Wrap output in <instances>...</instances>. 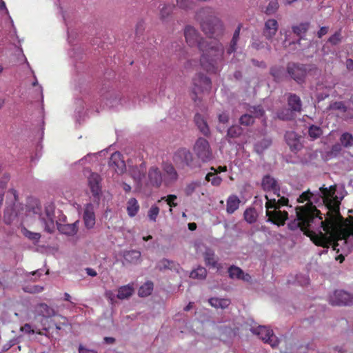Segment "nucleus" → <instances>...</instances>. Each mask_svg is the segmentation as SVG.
Returning a JSON list of instances; mask_svg holds the SVG:
<instances>
[{"label":"nucleus","mask_w":353,"mask_h":353,"mask_svg":"<svg viewBox=\"0 0 353 353\" xmlns=\"http://www.w3.org/2000/svg\"><path fill=\"white\" fill-rule=\"evenodd\" d=\"M336 185L326 188H319L318 192L313 193L310 190L304 191L297 199V202L307 201L304 205L296 208V219L288 223L290 230L299 228L301 231L309 236L317 246L332 248L339 252V239L344 243L353 239V218L349 216V225L341 233L342 237L338 239L336 232L338 231L339 223L343 219L340 212V201L336 195Z\"/></svg>","instance_id":"1"},{"label":"nucleus","mask_w":353,"mask_h":353,"mask_svg":"<svg viewBox=\"0 0 353 353\" xmlns=\"http://www.w3.org/2000/svg\"><path fill=\"white\" fill-rule=\"evenodd\" d=\"M183 34L188 46H196L201 52L200 64L208 72L217 73L220 71L224 59V50L222 43L216 39H204L195 27L187 25Z\"/></svg>","instance_id":"2"},{"label":"nucleus","mask_w":353,"mask_h":353,"mask_svg":"<svg viewBox=\"0 0 353 353\" xmlns=\"http://www.w3.org/2000/svg\"><path fill=\"white\" fill-rule=\"evenodd\" d=\"M195 18L200 23V26L207 36H213L216 32H222L223 23L215 14L212 7H202L197 10Z\"/></svg>","instance_id":"3"},{"label":"nucleus","mask_w":353,"mask_h":353,"mask_svg":"<svg viewBox=\"0 0 353 353\" xmlns=\"http://www.w3.org/2000/svg\"><path fill=\"white\" fill-rule=\"evenodd\" d=\"M276 200L275 198H270L268 194L265 195L266 202V216L268 221L276 225H285V221L288 219L287 211H281V206H285L289 203L288 198L285 196H279Z\"/></svg>","instance_id":"4"},{"label":"nucleus","mask_w":353,"mask_h":353,"mask_svg":"<svg viewBox=\"0 0 353 353\" xmlns=\"http://www.w3.org/2000/svg\"><path fill=\"white\" fill-rule=\"evenodd\" d=\"M192 99L194 102L201 101L203 93H210L212 89V80L205 74L198 72L192 79Z\"/></svg>","instance_id":"5"},{"label":"nucleus","mask_w":353,"mask_h":353,"mask_svg":"<svg viewBox=\"0 0 353 353\" xmlns=\"http://www.w3.org/2000/svg\"><path fill=\"white\" fill-rule=\"evenodd\" d=\"M172 160L174 163L180 168H190V169H196L201 166L200 162H198L188 148H179L173 154Z\"/></svg>","instance_id":"6"},{"label":"nucleus","mask_w":353,"mask_h":353,"mask_svg":"<svg viewBox=\"0 0 353 353\" xmlns=\"http://www.w3.org/2000/svg\"><path fill=\"white\" fill-rule=\"evenodd\" d=\"M193 150L197 158V161L210 162L213 159V150L208 139L199 137L194 143Z\"/></svg>","instance_id":"7"},{"label":"nucleus","mask_w":353,"mask_h":353,"mask_svg":"<svg viewBox=\"0 0 353 353\" xmlns=\"http://www.w3.org/2000/svg\"><path fill=\"white\" fill-rule=\"evenodd\" d=\"M40 210L37 208L34 210V214H39V219L44 227V230L50 234L54 232L55 230V206L53 203H50L45 207L43 212H39Z\"/></svg>","instance_id":"8"},{"label":"nucleus","mask_w":353,"mask_h":353,"mask_svg":"<svg viewBox=\"0 0 353 353\" xmlns=\"http://www.w3.org/2000/svg\"><path fill=\"white\" fill-rule=\"evenodd\" d=\"M251 330L254 334H256L259 337L268 343L272 347H276L279 343L278 337L274 335L271 328L267 327V326H258L257 327L251 328Z\"/></svg>","instance_id":"9"},{"label":"nucleus","mask_w":353,"mask_h":353,"mask_svg":"<svg viewBox=\"0 0 353 353\" xmlns=\"http://www.w3.org/2000/svg\"><path fill=\"white\" fill-rule=\"evenodd\" d=\"M248 114H244L239 118V124L241 125H252L255 122L256 118H261L265 112L261 106H252L248 109Z\"/></svg>","instance_id":"10"},{"label":"nucleus","mask_w":353,"mask_h":353,"mask_svg":"<svg viewBox=\"0 0 353 353\" xmlns=\"http://www.w3.org/2000/svg\"><path fill=\"white\" fill-rule=\"evenodd\" d=\"M287 72L297 83L304 82L307 75V69L303 63H288Z\"/></svg>","instance_id":"11"},{"label":"nucleus","mask_w":353,"mask_h":353,"mask_svg":"<svg viewBox=\"0 0 353 353\" xmlns=\"http://www.w3.org/2000/svg\"><path fill=\"white\" fill-rule=\"evenodd\" d=\"M66 319L59 316L55 315L50 318L43 319L41 324L46 332H52L55 330L57 332L63 329V326L66 325Z\"/></svg>","instance_id":"12"},{"label":"nucleus","mask_w":353,"mask_h":353,"mask_svg":"<svg viewBox=\"0 0 353 353\" xmlns=\"http://www.w3.org/2000/svg\"><path fill=\"white\" fill-rule=\"evenodd\" d=\"M102 178L100 174H90V190L93 196L94 202L96 204H99L102 194Z\"/></svg>","instance_id":"13"},{"label":"nucleus","mask_w":353,"mask_h":353,"mask_svg":"<svg viewBox=\"0 0 353 353\" xmlns=\"http://www.w3.org/2000/svg\"><path fill=\"white\" fill-rule=\"evenodd\" d=\"M163 174V183L164 185L169 186L173 183L176 182L179 178V174L170 162H164L162 164Z\"/></svg>","instance_id":"14"},{"label":"nucleus","mask_w":353,"mask_h":353,"mask_svg":"<svg viewBox=\"0 0 353 353\" xmlns=\"http://www.w3.org/2000/svg\"><path fill=\"white\" fill-rule=\"evenodd\" d=\"M330 303L332 305H338V306L351 305L353 304V296L343 290H336L330 296Z\"/></svg>","instance_id":"15"},{"label":"nucleus","mask_w":353,"mask_h":353,"mask_svg":"<svg viewBox=\"0 0 353 353\" xmlns=\"http://www.w3.org/2000/svg\"><path fill=\"white\" fill-rule=\"evenodd\" d=\"M241 28H242V23H239L235 31L234 32L233 37L231 39L229 46L227 47L225 52L224 50V47L222 44V46L223 47V62H222L221 68L224 63L225 59L227 58L228 56H230V54H232V53L235 52V51L236 50L237 43L240 39V31H241ZM221 68H220V70H221Z\"/></svg>","instance_id":"16"},{"label":"nucleus","mask_w":353,"mask_h":353,"mask_svg":"<svg viewBox=\"0 0 353 353\" xmlns=\"http://www.w3.org/2000/svg\"><path fill=\"white\" fill-rule=\"evenodd\" d=\"M109 165L117 173H123L126 170V164L122 157V154L119 151H116L111 154Z\"/></svg>","instance_id":"17"},{"label":"nucleus","mask_w":353,"mask_h":353,"mask_svg":"<svg viewBox=\"0 0 353 353\" xmlns=\"http://www.w3.org/2000/svg\"><path fill=\"white\" fill-rule=\"evenodd\" d=\"M301 136L294 131H287L285 139L292 151L297 152L301 150L303 145L301 141Z\"/></svg>","instance_id":"18"},{"label":"nucleus","mask_w":353,"mask_h":353,"mask_svg":"<svg viewBox=\"0 0 353 353\" xmlns=\"http://www.w3.org/2000/svg\"><path fill=\"white\" fill-rule=\"evenodd\" d=\"M279 28V23L274 18H270L265 21L263 34L268 40H272L276 34Z\"/></svg>","instance_id":"19"},{"label":"nucleus","mask_w":353,"mask_h":353,"mask_svg":"<svg viewBox=\"0 0 353 353\" xmlns=\"http://www.w3.org/2000/svg\"><path fill=\"white\" fill-rule=\"evenodd\" d=\"M262 187L265 191H272L276 196H280V188L273 176L267 174L262 179Z\"/></svg>","instance_id":"20"},{"label":"nucleus","mask_w":353,"mask_h":353,"mask_svg":"<svg viewBox=\"0 0 353 353\" xmlns=\"http://www.w3.org/2000/svg\"><path fill=\"white\" fill-rule=\"evenodd\" d=\"M148 174L150 183L152 185L156 188H159V186L162 185L163 173L159 167H157V165L151 167L148 170Z\"/></svg>","instance_id":"21"},{"label":"nucleus","mask_w":353,"mask_h":353,"mask_svg":"<svg viewBox=\"0 0 353 353\" xmlns=\"http://www.w3.org/2000/svg\"><path fill=\"white\" fill-rule=\"evenodd\" d=\"M147 172L145 162H141L139 165H132L130 168V173L132 179L137 183H141Z\"/></svg>","instance_id":"22"},{"label":"nucleus","mask_w":353,"mask_h":353,"mask_svg":"<svg viewBox=\"0 0 353 353\" xmlns=\"http://www.w3.org/2000/svg\"><path fill=\"white\" fill-rule=\"evenodd\" d=\"M194 122L198 129L205 137H210L211 134L208 121L201 114H196L194 116Z\"/></svg>","instance_id":"23"},{"label":"nucleus","mask_w":353,"mask_h":353,"mask_svg":"<svg viewBox=\"0 0 353 353\" xmlns=\"http://www.w3.org/2000/svg\"><path fill=\"white\" fill-rule=\"evenodd\" d=\"M79 221H77L73 223L61 224L57 223L58 230L65 235L73 236L78 231Z\"/></svg>","instance_id":"24"},{"label":"nucleus","mask_w":353,"mask_h":353,"mask_svg":"<svg viewBox=\"0 0 353 353\" xmlns=\"http://www.w3.org/2000/svg\"><path fill=\"white\" fill-rule=\"evenodd\" d=\"M35 312L38 315L42 316L43 319L55 316L54 310L46 303H39L35 307Z\"/></svg>","instance_id":"25"},{"label":"nucleus","mask_w":353,"mask_h":353,"mask_svg":"<svg viewBox=\"0 0 353 353\" xmlns=\"http://www.w3.org/2000/svg\"><path fill=\"white\" fill-rule=\"evenodd\" d=\"M288 104L293 111L300 112L302 110V101L296 94H290L288 97Z\"/></svg>","instance_id":"26"},{"label":"nucleus","mask_w":353,"mask_h":353,"mask_svg":"<svg viewBox=\"0 0 353 353\" xmlns=\"http://www.w3.org/2000/svg\"><path fill=\"white\" fill-rule=\"evenodd\" d=\"M204 261L205 265L207 266H211V267H217L218 263V259L216 256V254L214 251L212 249H205L203 254Z\"/></svg>","instance_id":"27"},{"label":"nucleus","mask_w":353,"mask_h":353,"mask_svg":"<svg viewBox=\"0 0 353 353\" xmlns=\"http://www.w3.org/2000/svg\"><path fill=\"white\" fill-rule=\"evenodd\" d=\"M240 199L236 194H232L227 199L226 211L229 214H232L238 210L240 205Z\"/></svg>","instance_id":"28"},{"label":"nucleus","mask_w":353,"mask_h":353,"mask_svg":"<svg viewBox=\"0 0 353 353\" xmlns=\"http://www.w3.org/2000/svg\"><path fill=\"white\" fill-rule=\"evenodd\" d=\"M140 210V205L136 198H130L127 203V213L129 216H136Z\"/></svg>","instance_id":"29"},{"label":"nucleus","mask_w":353,"mask_h":353,"mask_svg":"<svg viewBox=\"0 0 353 353\" xmlns=\"http://www.w3.org/2000/svg\"><path fill=\"white\" fill-rule=\"evenodd\" d=\"M134 291L133 284H127L126 285L120 286L118 289L117 297L119 299H129Z\"/></svg>","instance_id":"30"},{"label":"nucleus","mask_w":353,"mask_h":353,"mask_svg":"<svg viewBox=\"0 0 353 353\" xmlns=\"http://www.w3.org/2000/svg\"><path fill=\"white\" fill-rule=\"evenodd\" d=\"M14 205L15 204L13 203L11 205L7 206L4 211L3 221L7 225H10L11 223H12L14 219L17 216V213L14 209Z\"/></svg>","instance_id":"31"},{"label":"nucleus","mask_w":353,"mask_h":353,"mask_svg":"<svg viewBox=\"0 0 353 353\" xmlns=\"http://www.w3.org/2000/svg\"><path fill=\"white\" fill-rule=\"evenodd\" d=\"M173 5L171 4H163L162 7H160L159 17L162 21L168 20L173 12Z\"/></svg>","instance_id":"32"},{"label":"nucleus","mask_w":353,"mask_h":353,"mask_svg":"<svg viewBox=\"0 0 353 353\" xmlns=\"http://www.w3.org/2000/svg\"><path fill=\"white\" fill-rule=\"evenodd\" d=\"M242 133H243V130L241 125H232L228 129L226 137L228 139H234V137H241Z\"/></svg>","instance_id":"33"},{"label":"nucleus","mask_w":353,"mask_h":353,"mask_svg":"<svg viewBox=\"0 0 353 353\" xmlns=\"http://www.w3.org/2000/svg\"><path fill=\"white\" fill-rule=\"evenodd\" d=\"M141 257V253L140 251L137 250H130L127 251L123 255L125 261H129L130 263H138Z\"/></svg>","instance_id":"34"},{"label":"nucleus","mask_w":353,"mask_h":353,"mask_svg":"<svg viewBox=\"0 0 353 353\" xmlns=\"http://www.w3.org/2000/svg\"><path fill=\"white\" fill-rule=\"evenodd\" d=\"M178 7L185 10L193 9L198 1H209V0H176Z\"/></svg>","instance_id":"35"},{"label":"nucleus","mask_w":353,"mask_h":353,"mask_svg":"<svg viewBox=\"0 0 353 353\" xmlns=\"http://www.w3.org/2000/svg\"><path fill=\"white\" fill-rule=\"evenodd\" d=\"M154 290V283H152V281H148L141 286H140L139 289V295L141 297H145V296L150 295Z\"/></svg>","instance_id":"36"},{"label":"nucleus","mask_w":353,"mask_h":353,"mask_svg":"<svg viewBox=\"0 0 353 353\" xmlns=\"http://www.w3.org/2000/svg\"><path fill=\"white\" fill-rule=\"evenodd\" d=\"M208 275V271L203 266H198L196 269L192 270L190 273V276L192 279H203Z\"/></svg>","instance_id":"37"},{"label":"nucleus","mask_w":353,"mask_h":353,"mask_svg":"<svg viewBox=\"0 0 353 353\" xmlns=\"http://www.w3.org/2000/svg\"><path fill=\"white\" fill-rule=\"evenodd\" d=\"M272 140L271 139H266L265 138L264 139L261 140L260 141L256 142L254 145V150L256 152V153H259V154H261V153H263V152L266 150V148H269L270 145L272 144Z\"/></svg>","instance_id":"38"},{"label":"nucleus","mask_w":353,"mask_h":353,"mask_svg":"<svg viewBox=\"0 0 353 353\" xmlns=\"http://www.w3.org/2000/svg\"><path fill=\"white\" fill-rule=\"evenodd\" d=\"M341 144L344 146V148H350V146L353 145V136L350 132H343L340 138Z\"/></svg>","instance_id":"39"},{"label":"nucleus","mask_w":353,"mask_h":353,"mask_svg":"<svg viewBox=\"0 0 353 353\" xmlns=\"http://www.w3.org/2000/svg\"><path fill=\"white\" fill-rule=\"evenodd\" d=\"M323 133V130L319 125H311L308 128V135L312 140L319 139Z\"/></svg>","instance_id":"40"},{"label":"nucleus","mask_w":353,"mask_h":353,"mask_svg":"<svg viewBox=\"0 0 353 353\" xmlns=\"http://www.w3.org/2000/svg\"><path fill=\"white\" fill-rule=\"evenodd\" d=\"M205 180L210 182L212 185L219 186L222 183V178L218 176L216 171L208 172L205 176Z\"/></svg>","instance_id":"41"},{"label":"nucleus","mask_w":353,"mask_h":353,"mask_svg":"<svg viewBox=\"0 0 353 353\" xmlns=\"http://www.w3.org/2000/svg\"><path fill=\"white\" fill-rule=\"evenodd\" d=\"M310 26V23L305 21V23H301L295 26L292 27V31L297 36L301 37L302 34H305L307 32L308 28Z\"/></svg>","instance_id":"42"},{"label":"nucleus","mask_w":353,"mask_h":353,"mask_svg":"<svg viewBox=\"0 0 353 353\" xmlns=\"http://www.w3.org/2000/svg\"><path fill=\"white\" fill-rule=\"evenodd\" d=\"M270 74L275 81H281L285 76L284 69L281 66L272 67L270 68Z\"/></svg>","instance_id":"43"},{"label":"nucleus","mask_w":353,"mask_h":353,"mask_svg":"<svg viewBox=\"0 0 353 353\" xmlns=\"http://www.w3.org/2000/svg\"><path fill=\"white\" fill-rule=\"evenodd\" d=\"M244 218L246 222L254 223L257 219V212L254 208H248L244 211Z\"/></svg>","instance_id":"44"},{"label":"nucleus","mask_w":353,"mask_h":353,"mask_svg":"<svg viewBox=\"0 0 353 353\" xmlns=\"http://www.w3.org/2000/svg\"><path fill=\"white\" fill-rule=\"evenodd\" d=\"M10 180V175L8 174H4L0 181V207L2 205L3 201V196L5 193V189L6 185Z\"/></svg>","instance_id":"45"},{"label":"nucleus","mask_w":353,"mask_h":353,"mask_svg":"<svg viewBox=\"0 0 353 353\" xmlns=\"http://www.w3.org/2000/svg\"><path fill=\"white\" fill-rule=\"evenodd\" d=\"M228 274L231 279H241L243 270L239 266L231 265L228 269Z\"/></svg>","instance_id":"46"},{"label":"nucleus","mask_w":353,"mask_h":353,"mask_svg":"<svg viewBox=\"0 0 353 353\" xmlns=\"http://www.w3.org/2000/svg\"><path fill=\"white\" fill-rule=\"evenodd\" d=\"M176 265L174 261L168 260V259H162L158 263L159 269L161 270H166V268L172 270V268H175Z\"/></svg>","instance_id":"47"},{"label":"nucleus","mask_w":353,"mask_h":353,"mask_svg":"<svg viewBox=\"0 0 353 353\" xmlns=\"http://www.w3.org/2000/svg\"><path fill=\"white\" fill-rule=\"evenodd\" d=\"M330 109L338 110L339 111H341L343 113L347 112L346 114L348 113V107L346 106L345 101H342V100L340 101H334V103H330Z\"/></svg>","instance_id":"48"},{"label":"nucleus","mask_w":353,"mask_h":353,"mask_svg":"<svg viewBox=\"0 0 353 353\" xmlns=\"http://www.w3.org/2000/svg\"><path fill=\"white\" fill-rule=\"evenodd\" d=\"M21 232H22L23 234L26 237H27L30 240L33 241L35 243L38 242L39 241L40 238H41V234L39 233H38V232H32L31 231H29L26 228H23L21 230Z\"/></svg>","instance_id":"49"},{"label":"nucleus","mask_w":353,"mask_h":353,"mask_svg":"<svg viewBox=\"0 0 353 353\" xmlns=\"http://www.w3.org/2000/svg\"><path fill=\"white\" fill-rule=\"evenodd\" d=\"M279 8V3L277 0H272L269 1L265 10V12L267 14H273V13L276 12Z\"/></svg>","instance_id":"50"},{"label":"nucleus","mask_w":353,"mask_h":353,"mask_svg":"<svg viewBox=\"0 0 353 353\" xmlns=\"http://www.w3.org/2000/svg\"><path fill=\"white\" fill-rule=\"evenodd\" d=\"M159 212H160L159 207H157V205H156V204H153V205H152L151 208H150V209L148 212V216L150 221H152L153 222H156Z\"/></svg>","instance_id":"51"},{"label":"nucleus","mask_w":353,"mask_h":353,"mask_svg":"<svg viewBox=\"0 0 353 353\" xmlns=\"http://www.w3.org/2000/svg\"><path fill=\"white\" fill-rule=\"evenodd\" d=\"M343 39L341 30H336L332 36L328 38V42L332 45L336 46L340 43Z\"/></svg>","instance_id":"52"},{"label":"nucleus","mask_w":353,"mask_h":353,"mask_svg":"<svg viewBox=\"0 0 353 353\" xmlns=\"http://www.w3.org/2000/svg\"><path fill=\"white\" fill-rule=\"evenodd\" d=\"M201 185V182L198 181H192L190 182V183H188L186 186L184 188V192L188 196L189 195H192L194 192L196 191V189L198 188V186Z\"/></svg>","instance_id":"53"},{"label":"nucleus","mask_w":353,"mask_h":353,"mask_svg":"<svg viewBox=\"0 0 353 353\" xmlns=\"http://www.w3.org/2000/svg\"><path fill=\"white\" fill-rule=\"evenodd\" d=\"M251 46L254 49H256V50H259V49H263V48L265 47H267L268 50H271V46H270L268 43H264V41H259V39H256L252 41Z\"/></svg>","instance_id":"54"},{"label":"nucleus","mask_w":353,"mask_h":353,"mask_svg":"<svg viewBox=\"0 0 353 353\" xmlns=\"http://www.w3.org/2000/svg\"><path fill=\"white\" fill-rule=\"evenodd\" d=\"M177 199V196L175 194H168L167 196H163L162 199H165L167 204L170 207V210H172V208H175L178 203L174 202V200Z\"/></svg>","instance_id":"55"},{"label":"nucleus","mask_w":353,"mask_h":353,"mask_svg":"<svg viewBox=\"0 0 353 353\" xmlns=\"http://www.w3.org/2000/svg\"><path fill=\"white\" fill-rule=\"evenodd\" d=\"M218 120L221 123H228L230 121V115L225 112H221L218 115Z\"/></svg>","instance_id":"56"},{"label":"nucleus","mask_w":353,"mask_h":353,"mask_svg":"<svg viewBox=\"0 0 353 353\" xmlns=\"http://www.w3.org/2000/svg\"><path fill=\"white\" fill-rule=\"evenodd\" d=\"M350 102L352 104V107L350 108L347 114H345L344 117L345 120H350V119H353V94H351L350 97Z\"/></svg>","instance_id":"57"},{"label":"nucleus","mask_w":353,"mask_h":353,"mask_svg":"<svg viewBox=\"0 0 353 353\" xmlns=\"http://www.w3.org/2000/svg\"><path fill=\"white\" fill-rule=\"evenodd\" d=\"M43 290V288L40 285H34L31 287L29 290H26V292H28L30 293H39L42 292Z\"/></svg>","instance_id":"58"},{"label":"nucleus","mask_w":353,"mask_h":353,"mask_svg":"<svg viewBox=\"0 0 353 353\" xmlns=\"http://www.w3.org/2000/svg\"><path fill=\"white\" fill-rule=\"evenodd\" d=\"M329 31V27L328 26H323L321 27L319 30L317 32V36L319 38H322V37L324 36V34H326Z\"/></svg>","instance_id":"59"},{"label":"nucleus","mask_w":353,"mask_h":353,"mask_svg":"<svg viewBox=\"0 0 353 353\" xmlns=\"http://www.w3.org/2000/svg\"><path fill=\"white\" fill-rule=\"evenodd\" d=\"M209 303L211 306L216 307V308H220V299L219 298H211L209 300Z\"/></svg>","instance_id":"60"},{"label":"nucleus","mask_w":353,"mask_h":353,"mask_svg":"<svg viewBox=\"0 0 353 353\" xmlns=\"http://www.w3.org/2000/svg\"><path fill=\"white\" fill-rule=\"evenodd\" d=\"M230 303L229 299H220V308H227Z\"/></svg>","instance_id":"61"},{"label":"nucleus","mask_w":353,"mask_h":353,"mask_svg":"<svg viewBox=\"0 0 353 353\" xmlns=\"http://www.w3.org/2000/svg\"><path fill=\"white\" fill-rule=\"evenodd\" d=\"M145 26H144V21H140L136 24V32L137 33H141L143 31Z\"/></svg>","instance_id":"62"},{"label":"nucleus","mask_w":353,"mask_h":353,"mask_svg":"<svg viewBox=\"0 0 353 353\" xmlns=\"http://www.w3.org/2000/svg\"><path fill=\"white\" fill-rule=\"evenodd\" d=\"M347 69L353 74V59L347 58L345 62Z\"/></svg>","instance_id":"63"},{"label":"nucleus","mask_w":353,"mask_h":353,"mask_svg":"<svg viewBox=\"0 0 353 353\" xmlns=\"http://www.w3.org/2000/svg\"><path fill=\"white\" fill-rule=\"evenodd\" d=\"M22 331H24L26 332V333H28V334H33L34 333V331L32 329V326L28 324V323H26L23 327H22Z\"/></svg>","instance_id":"64"}]
</instances>
